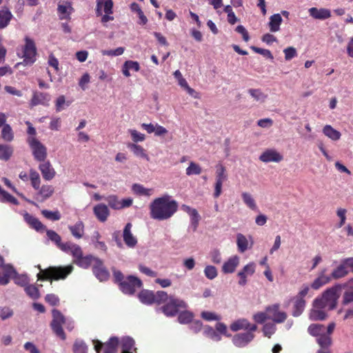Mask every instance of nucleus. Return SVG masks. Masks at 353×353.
Instances as JSON below:
<instances>
[{"mask_svg":"<svg viewBox=\"0 0 353 353\" xmlns=\"http://www.w3.org/2000/svg\"><path fill=\"white\" fill-rule=\"evenodd\" d=\"M150 216L154 220L170 219L178 210L177 202L168 194L154 199L149 205Z\"/></svg>","mask_w":353,"mask_h":353,"instance_id":"1","label":"nucleus"},{"mask_svg":"<svg viewBox=\"0 0 353 353\" xmlns=\"http://www.w3.org/2000/svg\"><path fill=\"white\" fill-rule=\"evenodd\" d=\"M114 282L121 292L125 294H133L137 289L142 287V281L137 276L130 275L126 277L115 268H112Z\"/></svg>","mask_w":353,"mask_h":353,"instance_id":"2","label":"nucleus"},{"mask_svg":"<svg viewBox=\"0 0 353 353\" xmlns=\"http://www.w3.org/2000/svg\"><path fill=\"white\" fill-rule=\"evenodd\" d=\"M342 284H336L323 292L321 297L315 299L316 305H323L327 310H334L340 297Z\"/></svg>","mask_w":353,"mask_h":353,"instance_id":"3","label":"nucleus"},{"mask_svg":"<svg viewBox=\"0 0 353 353\" xmlns=\"http://www.w3.org/2000/svg\"><path fill=\"white\" fill-rule=\"evenodd\" d=\"M74 270L72 265L66 266H50L45 270H41L37 274L38 279L41 280H64L72 273Z\"/></svg>","mask_w":353,"mask_h":353,"instance_id":"4","label":"nucleus"},{"mask_svg":"<svg viewBox=\"0 0 353 353\" xmlns=\"http://www.w3.org/2000/svg\"><path fill=\"white\" fill-rule=\"evenodd\" d=\"M68 254L72 256L73 263L83 269H88L92 264L93 265L95 263V259H99L90 254L85 256H83L81 248L76 243H74L72 248H70Z\"/></svg>","mask_w":353,"mask_h":353,"instance_id":"5","label":"nucleus"},{"mask_svg":"<svg viewBox=\"0 0 353 353\" xmlns=\"http://www.w3.org/2000/svg\"><path fill=\"white\" fill-rule=\"evenodd\" d=\"M24 40L26 43L23 48V61L17 65H32L36 61L37 48L33 39L26 37Z\"/></svg>","mask_w":353,"mask_h":353,"instance_id":"6","label":"nucleus"},{"mask_svg":"<svg viewBox=\"0 0 353 353\" xmlns=\"http://www.w3.org/2000/svg\"><path fill=\"white\" fill-rule=\"evenodd\" d=\"M186 307L187 303L183 300L170 296L169 301L161 307V310L167 316H174L180 310Z\"/></svg>","mask_w":353,"mask_h":353,"instance_id":"7","label":"nucleus"},{"mask_svg":"<svg viewBox=\"0 0 353 353\" xmlns=\"http://www.w3.org/2000/svg\"><path fill=\"white\" fill-rule=\"evenodd\" d=\"M27 142L32 151L34 158L38 161H44L47 157V148L37 138H27Z\"/></svg>","mask_w":353,"mask_h":353,"instance_id":"8","label":"nucleus"},{"mask_svg":"<svg viewBox=\"0 0 353 353\" xmlns=\"http://www.w3.org/2000/svg\"><path fill=\"white\" fill-rule=\"evenodd\" d=\"M52 321L50 324L52 330L57 336L64 340L65 339V334L63 330L62 325L65 323V319L58 310H52Z\"/></svg>","mask_w":353,"mask_h":353,"instance_id":"9","label":"nucleus"},{"mask_svg":"<svg viewBox=\"0 0 353 353\" xmlns=\"http://www.w3.org/2000/svg\"><path fill=\"white\" fill-rule=\"evenodd\" d=\"M45 231L46 232V234L49 240L53 242L61 251L66 254L69 253L70 248H72L74 243L71 241L62 243L61 236L55 231L47 230L46 228Z\"/></svg>","mask_w":353,"mask_h":353,"instance_id":"10","label":"nucleus"},{"mask_svg":"<svg viewBox=\"0 0 353 353\" xmlns=\"http://www.w3.org/2000/svg\"><path fill=\"white\" fill-rule=\"evenodd\" d=\"M93 344L97 353L99 352L102 347H103L105 353H116L119 339L116 336H112L104 344L98 340H93Z\"/></svg>","mask_w":353,"mask_h":353,"instance_id":"11","label":"nucleus"},{"mask_svg":"<svg viewBox=\"0 0 353 353\" xmlns=\"http://www.w3.org/2000/svg\"><path fill=\"white\" fill-rule=\"evenodd\" d=\"M105 201L108 202V205L114 210H121L123 208H129L132 205L133 199L132 198H125L119 200L116 195H110L106 197Z\"/></svg>","mask_w":353,"mask_h":353,"instance_id":"12","label":"nucleus"},{"mask_svg":"<svg viewBox=\"0 0 353 353\" xmlns=\"http://www.w3.org/2000/svg\"><path fill=\"white\" fill-rule=\"evenodd\" d=\"M92 272L96 278L101 282L106 281L110 277L109 271L100 259H95V263L92 266Z\"/></svg>","mask_w":353,"mask_h":353,"instance_id":"13","label":"nucleus"},{"mask_svg":"<svg viewBox=\"0 0 353 353\" xmlns=\"http://www.w3.org/2000/svg\"><path fill=\"white\" fill-rule=\"evenodd\" d=\"M341 304L343 306L351 305V307L346 310L344 320L353 318V291L347 288L343 294Z\"/></svg>","mask_w":353,"mask_h":353,"instance_id":"14","label":"nucleus"},{"mask_svg":"<svg viewBox=\"0 0 353 353\" xmlns=\"http://www.w3.org/2000/svg\"><path fill=\"white\" fill-rule=\"evenodd\" d=\"M279 305L278 304L268 307L266 312L268 314V319H271L277 323L283 322L287 318L286 313L279 311Z\"/></svg>","mask_w":353,"mask_h":353,"instance_id":"15","label":"nucleus"},{"mask_svg":"<svg viewBox=\"0 0 353 353\" xmlns=\"http://www.w3.org/2000/svg\"><path fill=\"white\" fill-rule=\"evenodd\" d=\"M283 159V157L274 149L265 150L259 157V160L264 163H279Z\"/></svg>","mask_w":353,"mask_h":353,"instance_id":"16","label":"nucleus"},{"mask_svg":"<svg viewBox=\"0 0 353 353\" xmlns=\"http://www.w3.org/2000/svg\"><path fill=\"white\" fill-rule=\"evenodd\" d=\"M332 281V276L327 274V268L322 269L318 274L317 277L311 283V288L317 290Z\"/></svg>","mask_w":353,"mask_h":353,"instance_id":"17","label":"nucleus"},{"mask_svg":"<svg viewBox=\"0 0 353 353\" xmlns=\"http://www.w3.org/2000/svg\"><path fill=\"white\" fill-rule=\"evenodd\" d=\"M312 309L310 312L309 318L312 321H323L327 317L326 310L327 308L323 305H316V301L314 300L312 304Z\"/></svg>","mask_w":353,"mask_h":353,"instance_id":"18","label":"nucleus"},{"mask_svg":"<svg viewBox=\"0 0 353 353\" xmlns=\"http://www.w3.org/2000/svg\"><path fill=\"white\" fill-rule=\"evenodd\" d=\"M256 265L254 262H251L243 267L242 270L239 272L238 276L240 278L239 284L244 286L247 283V277L252 276L255 272Z\"/></svg>","mask_w":353,"mask_h":353,"instance_id":"19","label":"nucleus"},{"mask_svg":"<svg viewBox=\"0 0 353 353\" xmlns=\"http://www.w3.org/2000/svg\"><path fill=\"white\" fill-rule=\"evenodd\" d=\"M132 227V223H128L124 227L123 232V241L125 245L130 248H134L137 244V239L131 232Z\"/></svg>","mask_w":353,"mask_h":353,"instance_id":"20","label":"nucleus"},{"mask_svg":"<svg viewBox=\"0 0 353 353\" xmlns=\"http://www.w3.org/2000/svg\"><path fill=\"white\" fill-rule=\"evenodd\" d=\"M253 339L254 334L252 332L249 331L234 335L232 341L236 347H244L252 341Z\"/></svg>","mask_w":353,"mask_h":353,"instance_id":"21","label":"nucleus"},{"mask_svg":"<svg viewBox=\"0 0 353 353\" xmlns=\"http://www.w3.org/2000/svg\"><path fill=\"white\" fill-rule=\"evenodd\" d=\"M23 219L30 227L34 229L36 231L43 232L46 230V227L37 218L28 212L23 214Z\"/></svg>","mask_w":353,"mask_h":353,"instance_id":"22","label":"nucleus"},{"mask_svg":"<svg viewBox=\"0 0 353 353\" xmlns=\"http://www.w3.org/2000/svg\"><path fill=\"white\" fill-rule=\"evenodd\" d=\"M50 100V96L49 94L35 91L33 92L30 104L32 107L38 105H47Z\"/></svg>","mask_w":353,"mask_h":353,"instance_id":"23","label":"nucleus"},{"mask_svg":"<svg viewBox=\"0 0 353 353\" xmlns=\"http://www.w3.org/2000/svg\"><path fill=\"white\" fill-rule=\"evenodd\" d=\"M308 12L310 17L318 20H325L331 17V11L327 8L312 7L308 10Z\"/></svg>","mask_w":353,"mask_h":353,"instance_id":"24","label":"nucleus"},{"mask_svg":"<svg viewBox=\"0 0 353 353\" xmlns=\"http://www.w3.org/2000/svg\"><path fill=\"white\" fill-rule=\"evenodd\" d=\"M39 169L41 172L43 178L46 181L52 180L56 175V172L52 168L50 161H43L39 166Z\"/></svg>","mask_w":353,"mask_h":353,"instance_id":"25","label":"nucleus"},{"mask_svg":"<svg viewBox=\"0 0 353 353\" xmlns=\"http://www.w3.org/2000/svg\"><path fill=\"white\" fill-rule=\"evenodd\" d=\"M112 0H97L96 14L102 15L103 12L106 14H112Z\"/></svg>","mask_w":353,"mask_h":353,"instance_id":"26","label":"nucleus"},{"mask_svg":"<svg viewBox=\"0 0 353 353\" xmlns=\"http://www.w3.org/2000/svg\"><path fill=\"white\" fill-rule=\"evenodd\" d=\"M257 327L256 325H250L247 319H239L230 325V329L233 332H236L240 330H248L251 332H254Z\"/></svg>","mask_w":353,"mask_h":353,"instance_id":"27","label":"nucleus"},{"mask_svg":"<svg viewBox=\"0 0 353 353\" xmlns=\"http://www.w3.org/2000/svg\"><path fill=\"white\" fill-rule=\"evenodd\" d=\"M253 244L252 238L251 236L248 239L243 234L239 233L236 235V245L238 250L243 253L245 252L248 248H251Z\"/></svg>","mask_w":353,"mask_h":353,"instance_id":"28","label":"nucleus"},{"mask_svg":"<svg viewBox=\"0 0 353 353\" xmlns=\"http://www.w3.org/2000/svg\"><path fill=\"white\" fill-rule=\"evenodd\" d=\"M96 217L101 222H105L110 215V210L107 205L103 203L96 205L93 208Z\"/></svg>","mask_w":353,"mask_h":353,"instance_id":"29","label":"nucleus"},{"mask_svg":"<svg viewBox=\"0 0 353 353\" xmlns=\"http://www.w3.org/2000/svg\"><path fill=\"white\" fill-rule=\"evenodd\" d=\"M74 9L70 2H64L62 4H59L57 11L60 19H70V14L73 12Z\"/></svg>","mask_w":353,"mask_h":353,"instance_id":"30","label":"nucleus"},{"mask_svg":"<svg viewBox=\"0 0 353 353\" xmlns=\"http://www.w3.org/2000/svg\"><path fill=\"white\" fill-rule=\"evenodd\" d=\"M37 190L38 192L36 194L37 200L39 201H44L53 194L54 189L52 185H43Z\"/></svg>","mask_w":353,"mask_h":353,"instance_id":"31","label":"nucleus"},{"mask_svg":"<svg viewBox=\"0 0 353 353\" xmlns=\"http://www.w3.org/2000/svg\"><path fill=\"white\" fill-rule=\"evenodd\" d=\"M349 270L347 267L345 263L344 259L341 261L339 265H338L336 268H334L331 274H329L330 276H332V279H339L346 276L349 274Z\"/></svg>","mask_w":353,"mask_h":353,"instance_id":"32","label":"nucleus"},{"mask_svg":"<svg viewBox=\"0 0 353 353\" xmlns=\"http://www.w3.org/2000/svg\"><path fill=\"white\" fill-rule=\"evenodd\" d=\"M239 264V257L238 256H233L225 261L222 267V271L225 274L232 273L235 271L236 267Z\"/></svg>","mask_w":353,"mask_h":353,"instance_id":"33","label":"nucleus"},{"mask_svg":"<svg viewBox=\"0 0 353 353\" xmlns=\"http://www.w3.org/2000/svg\"><path fill=\"white\" fill-rule=\"evenodd\" d=\"M13 15L7 7L0 9V30L6 28L12 20Z\"/></svg>","mask_w":353,"mask_h":353,"instance_id":"34","label":"nucleus"},{"mask_svg":"<svg viewBox=\"0 0 353 353\" xmlns=\"http://www.w3.org/2000/svg\"><path fill=\"white\" fill-rule=\"evenodd\" d=\"M122 353H136L137 348L134 347V341L130 336H125L121 341Z\"/></svg>","mask_w":353,"mask_h":353,"instance_id":"35","label":"nucleus"},{"mask_svg":"<svg viewBox=\"0 0 353 353\" xmlns=\"http://www.w3.org/2000/svg\"><path fill=\"white\" fill-rule=\"evenodd\" d=\"M248 92L254 101L259 103H265L268 97V95L259 88H250Z\"/></svg>","mask_w":353,"mask_h":353,"instance_id":"36","label":"nucleus"},{"mask_svg":"<svg viewBox=\"0 0 353 353\" xmlns=\"http://www.w3.org/2000/svg\"><path fill=\"white\" fill-rule=\"evenodd\" d=\"M68 229L75 239H79L83 237L84 234V224L81 221H77L73 225H69Z\"/></svg>","mask_w":353,"mask_h":353,"instance_id":"37","label":"nucleus"},{"mask_svg":"<svg viewBox=\"0 0 353 353\" xmlns=\"http://www.w3.org/2000/svg\"><path fill=\"white\" fill-rule=\"evenodd\" d=\"M130 70H134L135 72L139 71V63L135 61L129 60L125 61L122 67V72L125 77H129L130 76Z\"/></svg>","mask_w":353,"mask_h":353,"instance_id":"38","label":"nucleus"},{"mask_svg":"<svg viewBox=\"0 0 353 353\" xmlns=\"http://www.w3.org/2000/svg\"><path fill=\"white\" fill-rule=\"evenodd\" d=\"M132 190L138 196H150L154 193L152 188H145L143 185L134 183L132 186Z\"/></svg>","mask_w":353,"mask_h":353,"instance_id":"39","label":"nucleus"},{"mask_svg":"<svg viewBox=\"0 0 353 353\" xmlns=\"http://www.w3.org/2000/svg\"><path fill=\"white\" fill-rule=\"evenodd\" d=\"M139 299L144 304L150 305L154 303V292L148 290H143L139 294Z\"/></svg>","mask_w":353,"mask_h":353,"instance_id":"40","label":"nucleus"},{"mask_svg":"<svg viewBox=\"0 0 353 353\" xmlns=\"http://www.w3.org/2000/svg\"><path fill=\"white\" fill-rule=\"evenodd\" d=\"M282 17L281 14H274L270 17L269 28L272 32H277L280 30V26L282 23Z\"/></svg>","mask_w":353,"mask_h":353,"instance_id":"41","label":"nucleus"},{"mask_svg":"<svg viewBox=\"0 0 353 353\" xmlns=\"http://www.w3.org/2000/svg\"><path fill=\"white\" fill-rule=\"evenodd\" d=\"M323 133L332 141H338L341 139V134L339 131L332 128L330 125H325L323 128Z\"/></svg>","mask_w":353,"mask_h":353,"instance_id":"42","label":"nucleus"},{"mask_svg":"<svg viewBox=\"0 0 353 353\" xmlns=\"http://www.w3.org/2000/svg\"><path fill=\"white\" fill-rule=\"evenodd\" d=\"M294 300L292 315L294 316H299L303 313L305 309V301L304 299H298L296 297H294Z\"/></svg>","mask_w":353,"mask_h":353,"instance_id":"43","label":"nucleus"},{"mask_svg":"<svg viewBox=\"0 0 353 353\" xmlns=\"http://www.w3.org/2000/svg\"><path fill=\"white\" fill-rule=\"evenodd\" d=\"M241 197L243 203L248 208L254 211L259 210L256 201L251 194L243 192L241 194Z\"/></svg>","mask_w":353,"mask_h":353,"instance_id":"44","label":"nucleus"},{"mask_svg":"<svg viewBox=\"0 0 353 353\" xmlns=\"http://www.w3.org/2000/svg\"><path fill=\"white\" fill-rule=\"evenodd\" d=\"M128 148L130 149L135 156L149 160L148 154L141 145L135 143H128Z\"/></svg>","mask_w":353,"mask_h":353,"instance_id":"45","label":"nucleus"},{"mask_svg":"<svg viewBox=\"0 0 353 353\" xmlns=\"http://www.w3.org/2000/svg\"><path fill=\"white\" fill-rule=\"evenodd\" d=\"M307 331L312 336L318 337L325 332V327L323 325L313 323L308 327Z\"/></svg>","mask_w":353,"mask_h":353,"instance_id":"46","label":"nucleus"},{"mask_svg":"<svg viewBox=\"0 0 353 353\" xmlns=\"http://www.w3.org/2000/svg\"><path fill=\"white\" fill-rule=\"evenodd\" d=\"M6 272L4 274L0 273V285H7L10 281V277L12 275V273H16L15 270L11 265H6L5 267Z\"/></svg>","mask_w":353,"mask_h":353,"instance_id":"47","label":"nucleus"},{"mask_svg":"<svg viewBox=\"0 0 353 353\" xmlns=\"http://www.w3.org/2000/svg\"><path fill=\"white\" fill-rule=\"evenodd\" d=\"M1 137L7 142H11L14 139V132L9 124L6 123L3 126Z\"/></svg>","mask_w":353,"mask_h":353,"instance_id":"48","label":"nucleus"},{"mask_svg":"<svg viewBox=\"0 0 353 353\" xmlns=\"http://www.w3.org/2000/svg\"><path fill=\"white\" fill-rule=\"evenodd\" d=\"M13 153V149L8 145L0 144V159L8 161Z\"/></svg>","mask_w":353,"mask_h":353,"instance_id":"49","label":"nucleus"},{"mask_svg":"<svg viewBox=\"0 0 353 353\" xmlns=\"http://www.w3.org/2000/svg\"><path fill=\"white\" fill-rule=\"evenodd\" d=\"M101 235L98 231H94L91 236V241L96 248L101 249L105 252L107 250V246L104 242L100 241L99 239Z\"/></svg>","mask_w":353,"mask_h":353,"instance_id":"50","label":"nucleus"},{"mask_svg":"<svg viewBox=\"0 0 353 353\" xmlns=\"http://www.w3.org/2000/svg\"><path fill=\"white\" fill-rule=\"evenodd\" d=\"M70 101H66L64 95H60L55 101V108L57 112L62 111L71 104Z\"/></svg>","mask_w":353,"mask_h":353,"instance_id":"51","label":"nucleus"},{"mask_svg":"<svg viewBox=\"0 0 353 353\" xmlns=\"http://www.w3.org/2000/svg\"><path fill=\"white\" fill-rule=\"evenodd\" d=\"M11 276L13 277L14 283L20 286L25 288L29 284V279L26 274H19L16 272V273H12Z\"/></svg>","mask_w":353,"mask_h":353,"instance_id":"52","label":"nucleus"},{"mask_svg":"<svg viewBox=\"0 0 353 353\" xmlns=\"http://www.w3.org/2000/svg\"><path fill=\"white\" fill-rule=\"evenodd\" d=\"M202 172V169L201 168V166L193 162V161H191L190 163H189V166L186 168L185 170V174L188 175V176H191V175H199Z\"/></svg>","mask_w":353,"mask_h":353,"instance_id":"53","label":"nucleus"},{"mask_svg":"<svg viewBox=\"0 0 353 353\" xmlns=\"http://www.w3.org/2000/svg\"><path fill=\"white\" fill-rule=\"evenodd\" d=\"M30 179L31 181V185L33 187V188L37 190H39L41 184V179L39 174L34 170H30Z\"/></svg>","mask_w":353,"mask_h":353,"instance_id":"54","label":"nucleus"},{"mask_svg":"<svg viewBox=\"0 0 353 353\" xmlns=\"http://www.w3.org/2000/svg\"><path fill=\"white\" fill-rule=\"evenodd\" d=\"M24 290L32 299H38L40 296L39 289L34 285L28 284L24 288Z\"/></svg>","mask_w":353,"mask_h":353,"instance_id":"55","label":"nucleus"},{"mask_svg":"<svg viewBox=\"0 0 353 353\" xmlns=\"http://www.w3.org/2000/svg\"><path fill=\"white\" fill-rule=\"evenodd\" d=\"M316 342L322 348H328L332 343V340L325 332L316 338Z\"/></svg>","mask_w":353,"mask_h":353,"instance_id":"56","label":"nucleus"},{"mask_svg":"<svg viewBox=\"0 0 353 353\" xmlns=\"http://www.w3.org/2000/svg\"><path fill=\"white\" fill-rule=\"evenodd\" d=\"M227 179L225 167L219 163L216 166V181L224 182Z\"/></svg>","mask_w":353,"mask_h":353,"instance_id":"57","label":"nucleus"},{"mask_svg":"<svg viewBox=\"0 0 353 353\" xmlns=\"http://www.w3.org/2000/svg\"><path fill=\"white\" fill-rule=\"evenodd\" d=\"M41 214L45 218L51 221H58L61 217L59 210L50 211L48 210H43L41 211Z\"/></svg>","mask_w":353,"mask_h":353,"instance_id":"58","label":"nucleus"},{"mask_svg":"<svg viewBox=\"0 0 353 353\" xmlns=\"http://www.w3.org/2000/svg\"><path fill=\"white\" fill-rule=\"evenodd\" d=\"M190 216V225L189 226V230H192L193 232H195L197 230L201 216L197 210L193 212Z\"/></svg>","mask_w":353,"mask_h":353,"instance_id":"59","label":"nucleus"},{"mask_svg":"<svg viewBox=\"0 0 353 353\" xmlns=\"http://www.w3.org/2000/svg\"><path fill=\"white\" fill-rule=\"evenodd\" d=\"M0 202L10 203L14 205L19 204L17 199L5 190L0 194Z\"/></svg>","mask_w":353,"mask_h":353,"instance_id":"60","label":"nucleus"},{"mask_svg":"<svg viewBox=\"0 0 353 353\" xmlns=\"http://www.w3.org/2000/svg\"><path fill=\"white\" fill-rule=\"evenodd\" d=\"M192 317L193 315L190 312L184 311L179 314L178 321L180 323L186 324L192 321Z\"/></svg>","mask_w":353,"mask_h":353,"instance_id":"61","label":"nucleus"},{"mask_svg":"<svg viewBox=\"0 0 353 353\" xmlns=\"http://www.w3.org/2000/svg\"><path fill=\"white\" fill-rule=\"evenodd\" d=\"M205 276L210 280H212L217 276L216 268L213 265H207L204 269Z\"/></svg>","mask_w":353,"mask_h":353,"instance_id":"62","label":"nucleus"},{"mask_svg":"<svg viewBox=\"0 0 353 353\" xmlns=\"http://www.w3.org/2000/svg\"><path fill=\"white\" fill-rule=\"evenodd\" d=\"M74 353H87V346L82 341H76L73 345Z\"/></svg>","mask_w":353,"mask_h":353,"instance_id":"63","label":"nucleus"},{"mask_svg":"<svg viewBox=\"0 0 353 353\" xmlns=\"http://www.w3.org/2000/svg\"><path fill=\"white\" fill-rule=\"evenodd\" d=\"M168 299V294L164 291H157L154 293V303L160 304Z\"/></svg>","mask_w":353,"mask_h":353,"instance_id":"64","label":"nucleus"}]
</instances>
